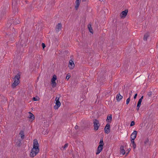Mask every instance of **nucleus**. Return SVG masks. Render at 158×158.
Here are the masks:
<instances>
[{"label":"nucleus","mask_w":158,"mask_h":158,"mask_svg":"<svg viewBox=\"0 0 158 158\" xmlns=\"http://www.w3.org/2000/svg\"><path fill=\"white\" fill-rule=\"evenodd\" d=\"M137 94H135V95L134 96V99H135L136 98V97H137Z\"/></svg>","instance_id":"a19ab883"},{"label":"nucleus","mask_w":158,"mask_h":158,"mask_svg":"<svg viewBox=\"0 0 158 158\" xmlns=\"http://www.w3.org/2000/svg\"><path fill=\"white\" fill-rule=\"evenodd\" d=\"M129 152H127L126 153V155H128V153Z\"/></svg>","instance_id":"09e8293b"},{"label":"nucleus","mask_w":158,"mask_h":158,"mask_svg":"<svg viewBox=\"0 0 158 158\" xmlns=\"http://www.w3.org/2000/svg\"><path fill=\"white\" fill-rule=\"evenodd\" d=\"M17 48L18 49V52H19L20 51V50L19 49V47L18 48V47H17Z\"/></svg>","instance_id":"a18cd8bd"},{"label":"nucleus","mask_w":158,"mask_h":158,"mask_svg":"<svg viewBox=\"0 0 158 158\" xmlns=\"http://www.w3.org/2000/svg\"><path fill=\"white\" fill-rule=\"evenodd\" d=\"M110 127L109 123H107L104 128V131L105 133L108 134L110 132Z\"/></svg>","instance_id":"423d86ee"},{"label":"nucleus","mask_w":158,"mask_h":158,"mask_svg":"<svg viewBox=\"0 0 158 158\" xmlns=\"http://www.w3.org/2000/svg\"><path fill=\"white\" fill-rule=\"evenodd\" d=\"M148 142H149V139H148V138H147L145 140L144 142V144L145 145H147L148 143Z\"/></svg>","instance_id":"a878e982"},{"label":"nucleus","mask_w":158,"mask_h":158,"mask_svg":"<svg viewBox=\"0 0 158 158\" xmlns=\"http://www.w3.org/2000/svg\"><path fill=\"white\" fill-rule=\"evenodd\" d=\"M99 144H102V146L104 145L103 139L102 138V139H101L100 140L99 142Z\"/></svg>","instance_id":"c756f323"},{"label":"nucleus","mask_w":158,"mask_h":158,"mask_svg":"<svg viewBox=\"0 0 158 158\" xmlns=\"http://www.w3.org/2000/svg\"><path fill=\"white\" fill-rule=\"evenodd\" d=\"M81 0H76L75 3H76V5H75V9L76 10H77L78 8V7L79 6L80 2H81Z\"/></svg>","instance_id":"f3484780"},{"label":"nucleus","mask_w":158,"mask_h":158,"mask_svg":"<svg viewBox=\"0 0 158 158\" xmlns=\"http://www.w3.org/2000/svg\"><path fill=\"white\" fill-rule=\"evenodd\" d=\"M88 28L89 30V32L91 33H93V29L91 27V25L90 24H89L88 25Z\"/></svg>","instance_id":"4be33fe9"},{"label":"nucleus","mask_w":158,"mask_h":158,"mask_svg":"<svg viewBox=\"0 0 158 158\" xmlns=\"http://www.w3.org/2000/svg\"><path fill=\"white\" fill-rule=\"evenodd\" d=\"M149 36V33H147L144 35L143 40L145 41H147V40L148 37Z\"/></svg>","instance_id":"b1692460"},{"label":"nucleus","mask_w":158,"mask_h":158,"mask_svg":"<svg viewBox=\"0 0 158 158\" xmlns=\"http://www.w3.org/2000/svg\"><path fill=\"white\" fill-rule=\"evenodd\" d=\"M139 107H138V106H137L136 109L138 111L139 110Z\"/></svg>","instance_id":"c03bdc74"},{"label":"nucleus","mask_w":158,"mask_h":158,"mask_svg":"<svg viewBox=\"0 0 158 158\" xmlns=\"http://www.w3.org/2000/svg\"><path fill=\"white\" fill-rule=\"evenodd\" d=\"M112 116L110 114V116H109V115L107 116V119H106V121L108 123H110L112 121Z\"/></svg>","instance_id":"a211bd4d"},{"label":"nucleus","mask_w":158,"mask_h":158,"mask_svg":"<svg viewBox=\"0 0 158 158\" xmlns=\"http://www.w3.org/2000/svg\"><path fill=\"white\" fill-rule=\"evenodd\" d=\"M39 143L37 139H35L33 140V148L31 150L30 156L33 157L39 153Z\"/></svg>","instance_id":"f257e3e1"},{"label":"nucleus","mask_w":158,"mask_h":158,"mask_svg":"<svg viewBox=\"0 0 158 158\" xmlns=\"http://www.w3.org/2000/svg\"><path fill=\"white\" fill-rule=\"evenodd\" d=\"M29 113L30 114L29 118L31 119L32 120H34L35 119V116L34 115L30 112H29Z\"/></svg>","instance_id":"412c9836"},{"label":"nucleus","mask_w":158,"mask_h":158,"mask_svg":"<svg viewBox=\"0 0 158 158\" xmlns=\"http://www.w3.org/2000/svg\"><path fill=\"white\" fill-rule=\"evenodd\" d=\"M75 64L73 61L71 60H70L68 66L71 69H73L74 67Z\"/></svg>","instance_id":"f8f14e48"},{"label":"nucleus","mask_w":158,"mask_h":158,"mask_svg":"<svg viewBox=\"0 0 158 158\" xmlns=\"http://www.w3.org/2000/svg\"><path fill=\"white\" fill-rule=\"evenodd\" d=\"M137 131H134L131 135V139L134 140L135 139L137 136Z\"/></svg>","instance_id":"9b49d317"},{"label":"nucleus","mask_w":158,"mask_h":158,"mask_svg":"<svg viewBox=\"0 0 158 158\" xmlns=\"http://www.w3.org/2000/svg\"><path fill=\"white\" fill-rule=\"evenodd\" d=\"M73 152V150L72 151H71V153L72 152Z\"/></svg>","instance_id":"603ef678"},{"label":"nucleus","mask_w":158,"mask_h":158,"mask_svg":"<svg viewBox=\"0 0 158 158\" xmlns=\"http://www.w3.org/2000/svg\"><path fill=\"white\" fill-rule=\"evenodd\" d=\"M62 24L61 23H58L56 26L55 30L56 32H58L61 30Z\"/></svg>","instance_id":"6e6552de"},{"label":"nucleus","mask_w":158,"mask_h":158,"mask_svg":"<svg viewBox=\"0 0 158 158\" xmlns=\"http://www.w3.org/2000/svg\"><path fill=\"white\" fill-rule=\"evenodd\" d=\"M68 143H66L64 145V146L63 147V148L64 149L65 148H67L68 147Z\"/></svg>","instance_id":"c9c22d12"},{"label":"nucleus","mask_w":158,"mask_h":158,"mask_svg":"<svg viewBox=\"0 0 158 158\" xmlns=\"http://www.w3.org/2000/svg\"><path fill=\"white\" fill-rule=\"evenodd\" d=\"M131 149H128V152H129L130 151Z\"/></svg>","instance_id":"3c124183"},{"label":"nucleus","mask_w":158,"mask_h":158,"mask_svg":"<svg viewBox=\"0 0 158 158\" xmlns=\"http://www.w3.org/2000/svg\"><path fill=\"white\" fill-rule=\"evenodd\" d=\"M10 20L11 22V23H13L15 25H16L19 24L20 22V21L18 19H14L13 18L12 19H11Z\"/></svg>","instance_id":"9d476101"},{"label":"nucleus","mask_w":158,"mask_h":158,"mask_svg":"<svg viewBox=\"0 0 158 158\" xmlns=\"http://www.w3.org/2000/svg\"><path fill=\"white\" fill-rule=\"evenodd\" d=\"M132 93V91H131V93H130L129 94H130V97L131 96V94Z\"/></svg>","instance_id":"de8ad7c7"},{"label":"nucleus","mask_w":158,"mask_h":158,"mask_svg":"<svg viewBox=\"0 0 158 158\" xmlns=\"http://www.w3.org/2000/svg\"><path fill=\"white\" fill-rule=\"evenodd\" d=\"M143 96H142L141 98H140V99H142H142H143Z\"/></svg>","instance_id":"49530a36"},{"label":"nucleus","mask_w":158,"mask_h":158,"mask_svg":"<svg viewBox=\"0 0 158 158\" xmlns=\"http://www.w3.org/2000/svg\"><path fill=\"white\" fill-rule=\"evenodd\" d=\"M105 73L104 72H101L100 75H99L98 76V80H101V81H102V80L105 77Z\"/></svg>","instance_id":"0eeeda50"},{"label":"nucleus","mask_w":158,"mask_h":158,"mask_svg":"<svg viewBox=\"0 0 158 158\" xmlns=\"http://www.w3.org/2000/svg\"><path fill=\"white\" fill-rule=\"evenodd\" d=\"M15 31V29L14 28H12V32L14 34Z\"/></svg>","instance_id":"58836bf2"},{"label":"nucleus","mask_w":158,"mask_h":158,"mask_svg":"<svg viewBox=\"0 0 158 158\" xmlns=\"http://www.w3.org/2000/svg\"><path fill=\"white\" fill-rule=\"evenodd\" d=\"M57 79L56 76L55 75H54L52 77V80L56 81Z\"/></svg>","instance_id":"bb28decb"},{"label":"nucleus","mask_w":158,"mask_h":158,"mask_svg":"<svg viewBox=\"0 0 158 158\" xmlns=\"http://www.w3.org/2000/svg\"><path fill=\"white\" fill-rule=\"evenodd\" d=\"M42 47H43V48H44L45 47V44L44 43H42Z\"/></svg>","instance_id":"4c0bfd02"},{"label":"nucleus","mask_w":158,"mask_h":158,"mask_svg":"<svg viewBox=\"0 0 158 158\" xmlns=\"http://www.w3.org/2000/svg\"><path fill=\"white\" fill-rule=\"evenodd\" d=\"M75 128L76 129H77L78 128V126L77 125H76L75 127Z\"/></svg>","instance_id":"79ce46f5"},{"label":"nucleus","mask_w":158,"mask_h":158,"mask_svg":"<svg viewBox=\"0 0 158 158\" xmlns=\"http://www.w3.org/2000/svg\"><path fill=\"white\" fill-rule=\"evenodd\" d=\"M52 87H55L56 85V82L55 81L52 80Z\"/></svg>","instance_id":"5701e85b"},{"label":"nucleus","mask_w":158,"mask_h":158,"mask_svg":"<svg viewBox=\"0 0 158 158\" xmlns=\"http://www.w3.org/2000/svg\"><path fill=\"white\" fill-rule=\"evenodd\" d=\"M103 148V146L102 144H99L98 147L97 151L96 153V155L98 154L102 151Z\"/></svg>","instance_id":"ddd939ff"},{"label":"nucleus","mask_w":158,"mask_h":158,"mask_svg":"<svg viewBox=\"0 0 158 158\" xmlns=\"http://www.w3.org/2000/svg\"><path fill=\"white\" fill-rule=\"evenodd\" d=\"M128 10H125L123 11L120 14V16L121 18H124L127 15Z\"/></svg>","instance_id":"1a4fd4ad"},{"label":"nucleus","mask_w":158,"mask_h":158,"mask_svg":"<svg viewBox=\"0 0 158 158\" xmlns=\"http://www.w3.org/2000/svg\"><path fill=\"white\" fill-rule=\"evenodd\" d=\"M20 73H18L15 75L14 78V82L12 85V87L13 88H15L19 84L20 82L19 79L20 78Z\"/></svg>","instance_id":"f03ea898"},{"label":"nucleus","mask_w":158,"mask_h":158,"mask_svg":"<svg viewBox=\"0 0 158 158\" xmlns=\"http://www.w3.org/2000/svg\"><path fill=\"white\" fill-rule=\"evenodd\" d=\"M19 134L21 136V138L22 139H23L24 138V131H21L20 133Z\"/></svg>","instance_id":"6ab92c4d"},{"label":"nucleus","mask_w":158,"mask_h":158,"mask_svg":"<svg viewBox=\"0 0 158 158\" xmlns=\"http://www.w3.org/2000/svg\"><path fill=\"white\" fill-rule=\"evenodd\" d=\"M131 143H132V147H133V149H135L136 147V144L135 143L134 140L131 139Z\"/></svg>","instance_id":"aec40b11"},{"label":"nucleus","mask_w":158,"mask_h":158,"mask_svg":"<svg viewBox=\"0 0 158 158\" xmlns=\"http://www.w3.org/2000/svg\"><path fill=\"white\" fill-rule=\"evenodd\" d=\"M60 95L59 94L56 97L55 101H56V105L54 106L55 110H56L60 107L61 105V103L59 101V98L60 97Z\"/></svg>","instance_id":"7ed1b4c3"},{"label":"nucleus","mask_w":158,"mask_h":158,"mask_svg":"<svg viewBox=\"0 0 158 158\" xmlns=\"http://www.w3.org/2000/svg\"><path fill=\"white\" fill-rule=\"evenodd\" d=\"M73 158H75V156L73 155Z\"/></svg>","instance_id":"8fccbe9b"},{"label":"nucleus","mask_w":158,"mask_h":158,"mask_svg":"<svg viewBox=\"0 0 158 158\" xmlns=\"http://www.w3.org/2000/svg\"><path fill=\"white\" fill-rule=\"evenodd\" d=\"M12 23L10 21V20H9L7 23V24H6V28H5V29H6V30H8L9 29V28L10 27V28H11V27H10V26H11V24H12ZM10 30H11V28H10Z\"/></svg>","instance_id":"4468645a"},{"label":"nucleus","mask_w":158,"mask_h":158,"mask_svg":"<svg viewBox=\"0 0 158 158\" xmlns=\"http://www.w3.org/2000/svg\"><path fill=\"white\" fill-rule=\"evenodd\" d=\"M17 0H12V8L15 14L18 12Z\"/></svg>","instance_id":"20e7f679"},{"label":"nucleus","mask_w":158,"mask_h":158,"mask_svg":"<svg viewBox=\"0 0 158 158\" xmlns=\"http://www.w3.org/2000/svg\"><path fill=\"white\" fill-rule=\"evenodd\" d=\"M135 123L134 121H132L131 122V123L130 125V126L131 127L134 126L135 125Z\"/></svg>","instance_id":"72a5a7b5"},{"label":"nucleus","mask_w":158,"mask_h":158,"mask_svg":"<svg viewBox=\"0 0 158 158\" xmlns=\"http://www.w3.org/2000/svg\"><path fill=\"white\" fill-rule=\"evenodd\" d=\"M39 99V98L38 97H34L33 98V99L32 100L34 101H38Z\"/></svg>","instance_id":"cd10ccee"},{"label":"nucleus","mask_w":158,"mask_h":158,"mask_svg":"<svg viewBox=\"0 0 158 158\" xmlns=\"http://www.w3.org/2000/svg\"><path fill=\"white\" fill-rule=\"evenodd\" d=\"M141 102H138V103H137V106H138V107H140L141 105Z\"/></svg>","instance_id":"e433bc0d"},{"label":"nucleus","mask_w":158,"mask_h":158,"mask_svg":"<svg viewBox=\"0 0 158 158\" xmlns=\"http://www.w3.org/2000/svg\"><path fill=\"white\" fill-rule=\"evenodd\" d=\"M6 13V12L5 11H2L1 13V16H3Z\"/></svg>","instance_id":"f704fd0d"},{"label":"nucleus","mask_w":158,"mask_h":158,"mask_svg":"<svg viewBox=\"0 0 158 158\" xmlns=\"http://www.w3.org/2000/svg\"><path fill=\"white\" fill-rule=\"evenodd\" d=\"M152 93L151 91L149 92L148 93V95L149 97H151L152 95Z\"/></svg>","instance_id":"473e14b6"},{"label":"nucleus","mask_w":158,"mask_h":158,"mask_svg":"<svg viewBox=\"0 0 158 158\" xmlns=\"http://www.w3.org/2000/svg\"><path fill=\"white\" fill-rule=\"evenodd\" d=\"M94 130L97 131L98 129L100 126L99 121L97 119H95L94 122Z\"/></svg>","instance_id":"39448f33"},{"label":"nucleus","mask_w":158,"mask_h":158,"mask_svg":"<svg viewBox=\"0 0 158 158\" xmlns=\"http://www.w3.org/2000/svg\"><path fill=\"white\" fill-rule=\"evenodd\" d=\"M70 77V73H68L67 74V76L66 77V79L68 80L69 79V78Z\"/></svg>","instance_id":"c85d7f7f"},{"label":"nucleus","mask_w":158,"mask_h":158,"mask_svg":"<svg viewBox=\"0 0 158 158\" xmlns=\"http://www.w3.org/2000/svg\"><path fill=\"white\" fill-rule=\"evenodd\" d=\"M26 40H21L20 42V45L22 48L24 46H26Z\"/></svg>","instance_id":"dca6fc26"},{"label":"nucleus","mask_w":158,"mask_h":158,"mask_svg":"<svg viewBox=\"0 0 158 158\" xmlns=\"http://www.w3.org/2000/svg\"><path fill=\"white\" fill-rule=\"evenodd\" d=\"M13 35V33H12L11 34H9V33H6V36L8 38L10 37V38L12 37V35Z\"/></svg>","instance_id":"393cba45"},{"label":"nucleus","mask_w":158,"mask_h":158,"mask_svg":"<svg viewBox=\"0 0 158 158\" xmlns=\"http://www.w3.org/2000/svg\"><path fill=\"white\" fill-rule=\"evenodd\" d=\"M124 147L123 146H121L120 148V150L124 149Z\"/></svg>","instance_id":"ea45409f"},{"label":"nucleus","mask_w":158,"mask_h":158,"mask_svg":"<svg viewBox=\"0 0 158 158\" xmlns=\"http://www.w3.org/2000/svg\"><path fill=\"white\" fill-rule=\"evenodd\" d=\"M120 152L122 153L123 155H124L125 153V150L124 149L121 150L120 151Z\"/></svg>","instance_id":"7c9ffc66"},{"label":"nucleus","mask_w":158,"mask_h":158,"mask_svg":"<svg viewBox=\"0 0 158 158\" xmlns=\"http://www.w3.org/2000/svg\"><path fill=\"white\" fill-rule=\"evenodd\" d=\"M123 97L119 93L118 94L116 97V99L118 102L120 101L122 99Z\"/></svg>","instance_id":"2eb2a0df"},{"label":"nucleus","mask_w":158,"mask_h":158,"mask_svg":"<svg viewBox=\"0 0 158 158\" xmlns=\"http://www.w3.org/2000/svg\"><path fill=\"white\" fill-rule=\"evenodd\" d=\"M130 96H129V97L128 98L126 101V104L127 105L129 102L130 101Z\"/></svg>","instance_id":"2f4dec72"},{"label":"nucleus","mask_w":158,"mask_h":158,"mask_svg":"<svg viewBox=\"0 0 158 158\" xmlns=\"http://www.w3.org/2000/svg\"><path fill=\"white\" fill-rule=\"evenodd\" d=\"M142 101V99H139V101H138V102H140L141 103Z\"/></svg>","instance_id":"37998d69"}]
</instances>
